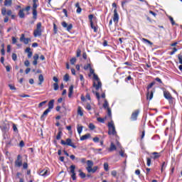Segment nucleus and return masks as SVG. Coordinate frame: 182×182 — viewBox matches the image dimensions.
Instances as JSON below:
<instances>
[{
	"label": "nucleus",
	"instance_id": "f257e3e1",
	"mask_svg": "<svg viewBox=\"0 0 182 182\" xmlns=\"http://www.w3.org/2000/svg\"><path fill=\"white\" fill-rule=\"evenodd\" d=\"M90 75H93V87L95 88L96 90H99V89H102V82H100V79L99 76L95 73V70L90 68Z\"/></svg>",
	"mask_w": 182,
	"mask_h": 182
},
{
	"label": "nucleus",
	"instance_id": "f03ea898",
	"mask_svg": "<svg viewBox=\"0 0 182 182\" xmlns=\"http://www.w3.org/2000/svg\"><path fill=\"white\" fill-rule=\"evenodd\" d=\"M42 32H43V28H42V23L39 22L36 25V29L33 31L34 38H38V36H42Z\"/></svg>",
	"mask_w": 182,
	"mask_h": 182
},
{
	"label": "nucleus",
	"instance_id": "7ed1b4c3",
	"mask_svg": "<svg viewBox=\"0 0 182 182\" xmlns=\"http://www.w3.org/2000/svg\"><path fill=\"white\" fill-rule=\"evenodd\" d=\"M108 134L112 136H117V132H116V127H114V123H113V121H111L108 123Z\"/></svg>",
	"mask_w": 182,
	"mask_h": 182
},
{
	"label": "nucleus",
	"instance_id": "20e7f679",
	"mask_svg": "<svg viewBox=\"0 0 182 182\" xmlns=\"http://www.w3.org/2000/svg\"><path fill=\"white\" fill-rule=\"evenodd\" d=\"M61 144H63V146H70V147H73V149H76V145L72 142V139L70 138L67 139L66 141L61 140Z\"/></svg>",
	"mask_w": 182,
	"mask_h": 182
},
{
	"label": "nucleus",
	"instance_id": "39448f33",
	"mask_svg": "<svg viewBox=\"0 0 182 182\" xmlns=\"http://www.w3.org/2000/svg\"><path fill=\"white\" fill-rule=\"evenodd\" d=\"M164 96L165 99H167V100H169L170 105H173V97H171V94H170L168 91H164Z\"/></svg>",
	"mask_w": 182,
	"mask_h": 182
},
{
	"label": "nucleus",
	"instance_id": "423d86ee",
	"mask_svg": "<svg viewBox=\"0 0 182 182\" xmlns=\"http://www.w3.org/2000/svg\"><path fill=\"white\" fill-rule=\"evenodd\" d=\"M76 166L75 165H71L70 166V173H71V178L73 180H76V173L75 172V169Z\"/></svg>",
	"mask_w": 182,
	"mask_h": 182
},
{
	"label": "nucleus",
	"instance_id": "0eeeda50",
	"mask_svg": "<svg viewBox=\"0 0 182 182\" xmlns=\"http://www.w3.org/2000/svg\"><path fill=\"white\" fill-rule=\"evenodd\" d=\"M15 167H21L22 166V156L18 155L17 159L14 162Z\"/></svg>",
	"mask_w": 182,
	"mask_h": 182
},
{
	"label": "nucleus",
	"instance_id": "6e6552de",
	"mask_svg": "<svg viewBox=\"0 0 182 182\" xmlns=\"http://www.w3.org/2000/svg\"><path fill=\"white\" fill-rule=\"evenodd\" d=\"M61 25L63 28H66V31H68V32H70V31H72V28H73V25L69 24L68 26V23H66L65 21H63Z\"/></svg>",
	"mask_w": 182,
	"mask_h": 182
},
{
	"label": "nucleus",
	"instance_id": "1a4fd4ad",
	"mask_svg": "<svg viewBox=\"0 0 182 182\" xmlns=\"http://www.w3.org/2000/svg\"><path fill=\"white\" fill-rule=\"evenodd\" d=\"M20 41L23 42L25 45H28L29 42H31V38H25V34H21V36L20 38Z\"/></svg>",
	"mask_w": 182,
	"mask_h": 182
},
{
	"label": "nucleus",
	"instance_id": "9d476101",
	"mask_svg": "<svg viewBox=\"0 0 182 182\" xmlns=\"http://www.w3.org/2000/svg\"><path fill=\"white\" fill-rule=\"evenodd\" d=\"M1 14L3 15V16H5V15H7V16H11L12 15V11L8 10L6 11V8H3L1 9Z\"/></svg>",
	"mask_w": 182,
	"mask_h": 182
},
{
	"label": "nucleus",
	"instance_id": "9b49d317",
	"mask_svg": "<svg viewBox=\"0 0 182 182\" xmlns=\"http://www.w3.org/2000/svg\"><path fill=\"white\" fill-rule=\"evenodd\" d=\"M113 21L114 22H115V23H117L119 22V14H117V9H114V10Z\"/></svg>",
	"mask_w": 182,
	"mask_h": 182
},
{
	"label": "nucleus",
	"instance_id": "f8f14e48",
	"mask_svg": "<svg viewBox=\"0 0 182 182\" xmlns=\"http://www.w3.org/2000/svg\"><path fill=\"white\" fill-rule=\"evenodd\" d=\"M139 110H136L134 112L132 113L131 116V119L134 122L135 120H137V116H139Z\"/></svg>",
	"mask_w": 182,
	"mask_h": 182
},
{
	"label": "nucleus",
	"instance_id": "ddd939ff",
	"mask_svg": "<svg viewBox=\"0 0 182 182\" xmlns=\"http://www.w3.org/2000/svg\"><path fill=\"white\" fill-rule=\"evenodd\" d=\"M50 111L51 110L48 109H46L44 111V112L43 113V114L41 115V120H45V119L46 118V116H48V114L50 113Z\"/></svg>",
	"mask_w": 182,
	"mask_h": 182
},
{
	"label": "nucleus",
	"instance_id": "4468645a",
	"mask_svg": "<svg viewBox=\"0 0 182 182\" xmlns=\"http://www.w3.org/2000/svg\"><path fill=\"white\" fill-rule=\"evenodd\" d=\"M117 147H116V145H114V144L113 142H111L110 146L108 149V151L112 152V151H114V150H117Z\"/></svg>",
	"mask_w": 182,
	"mask_h": 182
},
{
	"label": "nucleus",
	"instance_id": "2eb2a0df",
	"mask_svg": "<svg viewBox=\"0 0 182 182\" xmlns=\"http://www.w3.org/2000/svg\"><path fill=\"white\" fill-rule=\"evenodd\" d=\"M33 58V65H34V66H36V65H38V59H39V55L34 54Z\"/></svg>",
	"mask_w": 182,
	"mask_h": 182
},
{
	"label": "nucleus",
	"instance_id": "dca6fc26",
	"mask_svg": "<svg viewBox=\"0 0 182 182\" xmlns=\"http://www.w3.org/2000/svg\"><path fill=\"white\" fill-rule=\"evenodd\" d=\"M87 167L86 168H87V171H88V170H90L93 167V161L91 160L87 161Z\"/></svg>",
	"mask_w": 182,
	"mask_h": 182
},
{
	"label": "nucleus",
	"instance_id": "f3484780",
	"mask_svg": "<svg viewBox=\"0 0 182 182\" xmlns=\"http://www.w3.org/2000/svg\"><path fill=\"white\" fill-rule=\"evenodd\" d=\"M55 104V100H51L49 101L48 102V110H52V109H53V106Z\"/></svg>",
	"mask_w": 182,
	"mask_h": 182
},
{
	"label": "nucleus",
	"instance_id": "a211bd4d",
	"mask_svg": "<svg viewBox=\"0 0 182 182\" xmlns=\"http://www.w3.org/2000/svg\"><path fill=\"white\" fill-rule=\"evenodd\" d=\"M26 53H28V58L29 59H31V58H32V55H33V53H32V51H31V48H27L25 50Z\"/></svg>",
	"mask_w": 182,
	"mask_h": 182
},
{
	"label": "nucleus",
	"instance_id": "6ab92c4d",
	"mask_svg": "<svg viewBox=\"0 0 182 182\" xmlns=\"http://www.w3.org/2000/svg\"><path fill=\"white\" fill-rule=\"evenodd\" d=\"M154 93V92L153 91H147L146 99H149V100H151V99H153Z\"/></svg>",
	"mask_w": 182,
	"mask_h": 182
},
{
	"label": "nucleus",
	"instance_id": "aec40b11",
	"mask_svg": "<svg viewBox=\"0 0 182 182\" xmlns=\"http://www.w3.org/2000/svg\"><path fill=\"white\" fill-rule=\"evenodd\" d=\"M75 8H77V10H76L77 14L82 13V8H80V4H79V2L75 4Z\"/></svg>",
	"mask_w": 182,
	"mask_h": 182
},
{
	"label": "nucleus",
	"instance_id": "412c9836",
	"mask_svg": "<svg viewBox=\"0 0 182 182\" xmlns=\"http://www.w3.org/2000/svg\"><path fill=\"white\" fill-rule=\"evenodd\" d=\"M90 137V134H87L85 135L82 136L80 138V140H81V141H83L85 140H87V139H89Z\"/></svg>",
	"mask_w": 182,
	"mask_h": 182
},
{
	"label": "nucleus",
	"instance_id": "4be33fe9",
	"mask_svg": "<svg viewBox=\"0 0 182 182\" xmlns=\"http://www.w3.org/2000/svg\"><path fill=\"white\" fill-rule=\"evenodd\" d=\"M73 85H70L69 87V92H68V97H72V95H73Z\"/></svg>",
	"mask_w": 182,
	"mask_h": 182
},
{
	"label": "nucleus",
	"instance_id": "5701e85b",
	"mask_svg": "<svg viewBox=\"0 0 182 182\" xmlns=\"http://www.w3.org/2000/svg\"><path fill=\"white\" fill-rule=\"evenodd\" d=\"M38 85L39 86H41V85H42V83H43V81L45 80V78H43V75L41 74L38 76Z\"/></svg>",
	"mask_w": 182,
	"mask_h": 182
},
{
	"label": "nucleus",
	"instance_id": "b1692460",
	"mask_svg": "<svg viewBox=\"0 0 182 182\" xmlns=\"http://www.w3.org/2000/svg\"><path fill=\"white\" fill-rule=\"evenodd\" d=\"M25 11V9H21L18 12V16L19 18H25V13L23 11Z\"/></svg>",
	"mask_w": 182,
	"mask_h": 182
},
{
	"label": "nucleus",
	"instance_id": "393cba45",
	"mask_svg": "<svg viewBox=\"0 0 182 182\" xmlns=\"http://www.w3.org/2000/svg\"><path fill=\"white\" fill-rule=\"evenodd\" d=\"M39 175L42 176L43 177H45L46 176H48V170H42L39 172Z\"/></svg>",
	"mask_w": 182,
	"mask_h": 182
},
{
	"label": "nucleus",
	"instance_id": "a878e982",
	"mask_svg": "<svg viewBox=\"0 0 182 182\" xmlns=\"http://www.w3.org/2000/svg\"><path fill=\"white\" fill-rule=\"evenodd\" d=\"M12 0H5L4 1V6H11Z\"/></svg>",
	"mask_w": 182,
	"mask_h": 182
},
{
	"label": "nucleus",
	"instance_id": "bb28decb",
	"mask_svg": "<svg viewBox=\"0 0 182 182\" xmlns=\"http://www.w3.org/2000/svg\"><path fill=\"white\" fill-rule=\"evenodd\" d=\"M97 168H99L98 166H94L93 168H91L90 170H88L87 171L89 173H96V171H97Z\"/></svg>",
	"mask_w": 182,
	"mask_h": 182
},
{
	"label": "nucleus",
	"instance_id": "cd10ccee",
	"mask_svg": "<svg viewBox=\"0 0 182 182\" xmlns=\"http://www.w3.org/2000/svg\"><path fill=\"white\" fill-rule=\"evenodd\" d=\"M152 154L154 156V157H153L154 160H156L160 157V154L158 152H154V153H152Z\"/></svg>",
	"mask_w": 182,
	"mask_h": 182
},
{
	"label": "nucleus",
	"instance_id": "c85d7f7f",
	"mask_svg": "<svg viewBox=\"0 0 182 182\" xmlns=\"http://www.w3.org/2000/svg\"><path fill=\"white\" fill-rule=\"evenodd\" d=\"M77 131L78 134H81L82 132H83V127L82 126L79 127V125H77Z\"/></svg>",
	"mask_w": 182,
	"mask_h": 182
},
{
	"label": "nucleus",
	"instance_id": "c756f323",
	"mask_svg": "<svg viewBox=\"0 0 182 182\" xmlns=\"http://www.w3.org/2000/svg\"><path fill=\"white\" fill-rule=\"evenodd\" d=\"M77 114H79L80 116H83V111L82 110L81 107H78L77 108Z\"/></svg>",
	"mask_w": 182,
	"mask_h": 182
},
{
	"label": "nucleus",
	"instance_id": "7c9ffc66",
	"mask_svg": "<svg viewBox=\"0 0 182 182\" xmlns=\"http://www.w3.org/2000/svg\"><path fill=\"white\" fill-rule=\"evenodd\" d=\"M38 16V11H36V9H33V19H36Z\"/></svg>",
	"mask_w": 182,
	"mask_h": 182
},
{
	"label": "nucleus",
	"instance_id": "2f4dec72",
	"mask_svg": "<svg viewBox=\"0 0 182 182\" xmlns=\"http://www.w3.org/2000/svg\"><path fill=\"white\" fill-rule=\"evenodd\" d=\"M92 93H94V95H95L97 99L98 100H100V94L95 90H92Z\"/></svg>",
	"mask_w": 182,
	"mask_h": 182
},
{
	"label": "nucleus",
	"instance_id": "473e14b6",
	"mask_svg": "<svg viewBox=\"0 0 182 182\" xmlns=\"http://www.w3.org/2000/svg\"><path fill=\"white\" fill-rule=\"evenodd\" d=\"M103 107L104 109H107L109 108V102H107V100H105V102L103 104Z\"/></svg>",
	"mask_w": 182,
	"mask_h": 182
},
{
	"label": "nucleus",
	"instance_id": "72a5a7b5",
	"mask_svg": "<svg viewBox=\"0 0 182 182\" xmlns=\"http://www.w3.org/2000/svg\"><path fill=\"white\" fill-rule=\"evenodd\" d=\"M85 109L88 111L92 110V105L89 103H87V105L85 106Z\"/></svg>",
	"mask_w": 182,
	"mask_h": 182
},
{
	"label": "nucleus",
	"instance_id": "f704fd0d",
	"mask_svg": "<svg viewBox=\"0 0 182 182\" xmlns=\"http://www.w3.org/2000/svg\"><path fill=\"white\" fill-rule=\"evenodd\" d=\"M80 172V177H81V178H85L86 177V173L82 172V171H79Z\"/></svg>",
	"mask_w": 182,
	"mask_h": 182
},
{
	"label": "nucleus",
	"instance_id": "c9c22d12",
	"mask_svg": "<svg viewBox=\"0 0 182 182\" xmlns=\"http://www.w3.org/2000/svg\"><path fill=\"white\" fill-rule=\"evenodd\" d=\"M90 26L92 29H94V32H97V28L93 25V22L91 21Z\"/></svg>",
	"mask_w": 182,
	"mask_h": 182
},
{
	"label": "nucleus",
	"instance_id": "e433bc0d",
	"mask_svg": "<svg viewBox=\"0 0 182 182\" xmlns=\"http://www.w3.org/2000/svg\"><path fill=\"white\" fill-rule=\"evenodd\" d=\"M104 169L105 171H109V164L107 163L104 164Z\"/></svg>",
	"mask_w": 182,
	"mask_h": 182
},
{
	"label": "nucleus",
	"instance_id": "4c0bfd02",
	"mask_svg": "<svg viewBox=\"0 0 182 182\" xmlns=\"http://www.w3.org/2000/svg\"><path fill=\"white\" fill-rule=\"evenodd\" d=\"M63 80H64L65 82H69V74H65V75H64Z\"/></svg>",
	"mask_w": 182,
	"mask_h": 182
},
{
	"label": "nucleus",
	"instance_id": "58836bf2",
	"mask_svg": "<svg viewBox=\"0 0 182 182\" xmlns=\"http://www.w3.org/2000/svg\"><path fill=\"white\" fill-rule=\"evenodd\" d=\"M60 137H62V132L61 131L58 132L57 136H56V139L57 140H60Z\"/></svg>",
	"mask_w": 182,
	"mask_h": 182
},
{
	"label": "nucleus",
	"instance_id": "ea45409f",
	"mask_svg": "<svg viewBox=\"0 0 182 182\" xmlns=\"http://www.w3.org/2000/svg\"><path fill=\"white\" fill-rule=\"evenodd\" d=\"M119 156H121V157H127V155L124 154V151H123V150L119 151Z\"/></svg>",
	"mask_w": 182,
	"mask_h": 182
},
{
	"label": "nucleus",
	"instance_id": "a19ab883",
	"mask_svg": "<svg viewBox=\"0 0 182 182\" xmlns=\"http://www.w3.org/2000/svg\"><path fill=\"white\" fill-rule=\"evenodd\" d=\"M89 129H90V130H95V129H96V127L95 126V124L90 123V124H89Z\"/></svg>",
	"mask_w": 182,
	"mask_h": 182
},
{
	"label": "nucleus",
	"instance_id": "79ce46f5",
	"mask_svg": "<svg viewBox=\"0 0 182 182\" xmlns=\"http://www.w3.org/2000/svg\"><path fill=\"white\" fill-rule=\"evenodd\" d=\"M46 103H48V101H47V100L43 101V102H40V103L38 104V107H39V108L42 107V106H43L44 105H46Z\"/></svg>",
	"mask_w": 182,
	"mask_h": 182
},
{
	"label": "nucleus",
	"instance_id": "37998d69",
	"mask_svg": "<svg viewBox=\"0 0 182 182\" xmlns=\"http://www.w3.org/2000/svg\"><path fill=\"white\" fill-rule=\"evenodd\" d=\"M146 164H147L148 167H150V166L151 164V159L150 158L146 159Z\"/></svg>",
	"mask_w": 182,
	"mask_h": 182
},
{
	"label": "nucleus",
	"instance_id": "c03bdc74",
	"mask_svg": "<svg viewBox=\"0 0 182 182\" xmlns=\"http://www.w3.org/2000/svg\"><path fill=\"white\" fill-rule=\"evenodd\" d=\"M153 86H154V82L150 83V84L147 86V92H149V91L150 90V89H151V87H153Z\"/></svg>",
	"mask_w": 182,
	"mask_h": 182
},
{
	"label": "nucleus",
	"instance_id": "a18cd8bd",
	"mask_svg": "<svg viewBox=\"0 0 182 182\" xmlns=\"http://www.w3.org/2000/svg\"><path fill=\"white\" fill-rule=\"evenodd\" d=\"M90 68H92V66L90 65V64H87V65H84L85 70H87V69H90Z\"/></svg>",
	"mask_w": 182,
	"mask_h": 182
},
{
	"label": "nucleus",
	"instance_id": "49530a36",
	"mask_svg": "<svg viewBox=\"0 0 182 182\" xmlns=\"http://www.w3.org/2000/svg\"><path fill=\"white\" fill-rule=\"evenodd\" d=\"M168 18H169V21H171V25H176V22H174V19L173 18V17L171 16H168Z\"/></svg>",
	"mask_w": 182,
	"mask_h": 182
},
{
	"label": "nucleus",
	"instance_id": "de8ad7c7",
	"mask_svg": "<svg viewBox=\"0 0 182 182\" xmlns=\"http://www.w3.org/2000/svg\"><path fill=\"white\" fill-rule=\"evenodd\" d=\"M70 62L71 65H75V63H76V58H71Z\"/></svg>",
	"mask_w": 182,
	"mask_h": 182
},
{
	"label": "nucleus",
	"instance_id": "09e8293b",
	"mask_svg": "<svg viewBox=\"0 0 182 182\" xmlns=\"http://www.w3.org/2000/svg\"><path fill=\"white\" fill-rule=\"evenodd\" d=\"M93 14H90L88 16V18L90 19V23H92V22H93Z\"/></svg>",
	"mask_w": 182,
	"mask_h": 182
},
{
	"label": "nucleus",
	"instance_id": "8fccbe9b",
	"mask_svg": "<svg viewBox=\"0 0 182 182\" xmlns=\"http://www.w3.org/2000/svg\"><path fill=\"white\" fill-rule=\"evenodd\" d=\"M53 88H54V90H59V85H58V83H54L53 84Z\"/></svg>",
	"mask_w": 182,
	"mask_h": 182
},
{
	"label": "nucleus",
	"instance_id": "3c124183",
	"mask_svg": "<svg viewBox=\"0 0 182 182\" xmlns=\"http://www.w3.org/2000/svg\"><path fill=\"white\" fill-rule=\"evenodd\" d=\"M142 41L144 42H146V43H149V45H153V43H151L150 41H149L148 39L146 38H142Z\"/></svg>",
	"mask_w": 182,
	"mask_h": 182
},
{
	"label": "nucleus",
	"instance_id": "603ef678",
	"mask_svg": "<svg viewBox=\"0 0 182 182\" xmlns=\"http://www.w3.org/2000/svg\"><path fill=\"white\" fill-rule=\"evenodd\" d=\"M107 115L109 116V117H112V110L110 109V108H107Z\"/></svg>",
	"mask_w": 182,
	"mask_h": 182
},
{
	"label": "nucleus",
	"instance_id": "864d4df0",
	"mask_svg": "<svg viewBox=\"0 0 182 182\" xmlns=\"http://www.w3.org/2000/svg\"><path fill=\"white\" fill-rule=\"evenodd\" d=\"M97 122H100V123H105V119L102 118V117H98L97 119Z\"/></svg>",
	"mask_w": 182,
	"mask_h": 182
},
{
	"label": "nucleus",
	"instance_id": "5fc2aeb1",
	"mask_svg": "<svg viewBox=\"0 0 182 182\" xmlns=\"http://www.w3.org/2000/svg\"><path fill=\"white\" fill-rule=\"evenodd\" d=\"M13 130L14 132H18V127H16V124H13Z\"/></svg>",
	"mask_w": 182,
	"mask_h": 182
},
{
	"label": "nucleus",
	"instance_id": "6e6d98bb",
	"mask_svg": "<svg viewBox=\"0 0 182 182\" xmlns=\"http://www.w3.org/2000/svg\"><path fill=\"white\" fill-rule=\"evenodd\" d=\"M12 59H13V60H16V59H18V56L16 55V53H13L12 54Z\"/></svg>",
	"mask_w": 182,
	"mask_h": 182
},
{
	"label": "nucleus",
	"instance_id": "4d7b16f0",
	"mask_svg": "<svg viewBox=\"0 0 182 182\" xmlns=\"http://www.w3.org/2000/svg\"><path fill=\"white\" fill-rule=\"evenodd\" d=\"M24 65L28 68L31 65V63L29 62V60H26L24 62Z\"/></svg>",
	"mask_w": 182,
	"mask_h": 182
},
{
	"label": "nucleus",
	"instance_id": "13d9d810",
	"mask_svg": "<svg viewBox=\"0 0 182 182\" xmlns=\"http://www.w3.org/2000/svg\"><path fill=\"white\" fill-rule=\"evenodd\" d=\"M111 175L113 176V177H116V176H117V171H112L111 172Z\"/></svg>",
	"mask_w": 182,
	"mask_h": 182
},
{
	"label": "nucleus",
	"instance_id": "bf43d9fd",
	"mask_svg": "<svg viewBox=\"0 0 182 182\" xmlns=\"http://www.w3.org/2000/svg\"><path fill=\"white\" fill-rule=\"evenodd\" d=\"M177 48H173V50L170 53V55H174V53H176V52H177Z\"/></svg>",
	"mask_w": 182,
	"mask_h": 182
},
{
	"label": "nucleus",
	"instance_id": "052dcab7",
	"mask_svg": "<svg viewBox=\"0 0 182 182\" xmlns=\"http://www.w3.org/2000/svg\"><path fill=\"white\" fill-rule=\"evenodd\" d=\"M9 87H10L11 90H16V87L12 85H9Z\"/></svg>",
	"mask_w": 182,
	"mask_h": 182
},
{
	"label": "nucleus",
	"instance_id": "680f3d73",
	"mask_svg": "<svg viewBox=\"0 0 182 182\" xmlns=\"http://www.w3.org/2000/svg\"><path fill=\"white\" fill-rule=\"evenodd\" d=\"M23 168H24V170H26V168H28V163L24 162L23 164Z\"/></svg>",
	"mask_w": 182,
	"mask_h": 182
},
{
	"label": "nucleus",
	"instance_id": "e2e57ef3",
	"mask_svg": "<svg viewBox=\"0 0 182 182\" xmlns=\"http://www.w3.org/2000/svg\"><path fill=\"white\" fill-rule=\"evenodd\" d=\"M93 141L95 143H99V137L96 136L93 138Z\"/></svg>",
	"mask_w": 182,
	"mask_h": 182
},
{
	"label": "nucleus",
	"instance_id": "0e129e2a",
	"mask_svg": "<svg viewBox=\"0 0 182 182\" xmlns=\"http://www.w3.org/2000/svg\"><path fill=\"white\" fill-rule=\"evenodd\" d=\"M53 30L54 33H56L58 32V28H56V24L53 23Z\"/></svg>",
	"mask_w": 182,
	"mask_h": 182
},
{
	"label": "nucleus",
	"instance_id": "69168bd1",
	"mask_svg": "<svg viewBox=\"0 0 182 182\" xmlns=\"http://www.w3.org/2000/svg\"><path fill=\"white\" fill-rule=\"evenodd\" d=\"M178 58L179 63L182 65V55H179Z\"/></svg>",
	"mask_w": 182,
	"mask_h": 182
},
{
	"label": "nucleus",
	"instance_id": "338daca9",
	"mask_svg": "<svg viewBox=\"0 0 182 182\" xmlns=\"http://www.w3.org/2000/svg\"><path fill=\"white\" fill-rule=\"evenodd\" d=\"M80 161H81V163H82V164H86V159L82 158V159H80Z\"/></svg>",
	"mask_w": 182,
	"mask_h": 182
},
{
	"label": "nucleus",
	"instance_id": "774afa93",
	"mask_svg": "<svg viewBox=\"0 0 182 182\" xmlns=\"http://www.w3.org/2000/svg\"><path fill=\"white\" fill-rule=\"evenodd\" d=\"M135 174H136V176H140V169H136V170L135 171Z\"/></svg>",
	"mask_w": 182,
	"mask_h": 182
}]
</instances>
